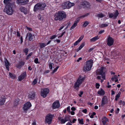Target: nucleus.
Instances as JSON below:
<instances>
[{
    "label": "nucleus",
    "mask_w": 125,
    "mask_h": 125,
    "mask_svg": "<svg viewBox=\"0 0 125 125\" xmlns=\"http://www.w3.org/2000/svg\"><path fill=\"white\" fill-rule=\"evenodd\" d=\"M49 92V90L47 88L42 89L41 91V95L43 97H46L47 94Z\"/></svg>",
    "instance_id": "8"
},
{
    "label": "nucleus",
    "mask_w": 125,
    "mask_h": 125,
    "mask_svg": "<svg viewBox=\"0 0 125 125\" xmlns=\"http://www.w3.org/2000/svg\"><path fill=\"white\" fill-rule=\"evenodd\" d=\"M31 104L30 102H27L23 106V109L24 111L25 112L31 106Z\"/></svg>",
    "instance_id": "9"
},
{
    "label": "nucleus",
    "mask_w": 125,
    "mask_h": 125,
    "mask_svg": "<svg viewBox=\"0 0 125 125\" xmlns=\"http://www.w3.org/2000/svg\"><path fill=\"white\" fill-rule=\"evenodd\" d=\"M59 66H58L54 69L52 72V73H55L57 70V69L59 68Z\"/></svg>",
    "instance_id": "41"
},
{
    "label": "nucleus",
    "mask_w": 125,
    "mask_h": 125,
    "mask_svg": "<svg viewBox=\"0 0 125 125\" xmlns=\"http://www.w3.org/2000/svg\"><path fill=\"white\" fill-rule=\"evenodd\" d=\"M96 86L97 88H99L100 85L98 83H96Z\"/></svg>",
    "instance_id": "54"
},
{
    "label": "nucleus",
    "mask_w": 125,
    "mask_h": 125,
    "mask_svg": "<svg viewBox=\"0 0 125 125\" xmlns=\"http://www.w3.org/2000/svg\"><path fill=\"white\" fill-rule=\"evenodd\" d=\"M104 32V30H102L99 32V34H101Z\"/></svg>",
    "instance_id": "60"
},
{
    "label": "nucleus",
    "mask_w": 125,
    "mask_h": 125,
    "mask_svg": "<svg viewBox=\"0 0 125 125\" xmlns=\"http://www.w3.org/2000/svg\"><path fill=\"white\" fill-rule=\"evenodd\" d=\"M6 98L4 97H1L0 98V105H2L4 104L5 102Z\"/></svg>",
    "instance_id": "20"
},
{
    "label": "nucleus",
    "mask_w": 125,
    "mask_h": 125,
    "mask_svg": "<svg viewBox=\"0 0 125 125\" xmlns=\"http://www.w3.org/2000/svg\"><path fill=\"white\" fill-rule=\"evenodd\" d=\"M108 26V24H103L101 25L100 26L101 28H103L106 27Z\"/></svg>",
    "instance_id": "39"
},
{
    "label": "nucleus",
    "mask_w": 125,
    "mask_h": 125,
    "mask_svg": "<svg viewBox=\"0 0 125 125\" xmlns=\"http://www.w3.org/2000/svg\"><path fill=\"white\" fill-rule=\"evenodd\" d=\"M82 112L86 114L87 113V110L86 109H84L83 110Z\"/></svg>",
    "instance_id": "52"
},
{
    "label": "nucleus",
    "mask_w": 125,
    "mask_h": 125,
    "mask_svg": "<svg viewBox=\"0 0 125 125\" xmlns=\"http://www.w3.org/2000/svg\"><path fill=\"white\" fill-rule=\"evenodd\" d=\"M19 101V99H17L15 100L14 102V106H16L18 104Z\"/></svg>",
    "instance_id": "32"
},
{
    "label": "nucleus",
    "mask_w": 125,
    "mask_h": 125,
    "mask_svg": "<svg viewBox=\"0 0 125 125\" xmlns=\"http://www.w3.org/2000/svg\"><path fill=\"white\" fill-rule=\"evenodd\" d=\"M20 40L21 41V43L22 44L23 42V39L22 37L21 36L20 38Z\"/></svg>",
    "instance_id": "57"
},
{
    "label": "nucleus",
    "mask_w": 125,
    "mask_h": 125,
    "mask_svg": "<svg viewBox=\"0 0 125 125\" xmlns=\"http://www.w3.org/2000/svg\"><path fill=\"white\" fill-rule=\"evenodd\" d=\"M27 36H28L29 40L30 41H31L33 40V38L32 37V34L30 33H28L27 35Z\"/></svg>",
    "instance_id": "27"
},
{
    "label": "nucleus",
    "mask_w": 125,
    "mask_h": 125,
    "mask_svg": "<svg viewBox=\"0 0 125 125\" xmlns=\"http://www.w3.org/2000/svg\"><path fill=\"white\" fill-rule=\"evenodd\" d=\"M58 119L61 121L60 123L61 124H64L66 122L69 121L70 120V117L68 115H66L63 118L62 117H59Z\"/></svg>",
    "instance_id": "5"
},
{
    "label": "nucleus",
    "mask_w": 125,
    "mask_h": 125,
    "mask_svg": "<svg viewBox=\"0 0 125 125\" xmlns=\"http://www.w3.org/2000/svg\"><path fill=\"white\" fill-rule=\"evenodd\" d=\"M33 10L34 11L41 10L39 3L36 4L35 5Z\"/></svg>",
    "instance_id": "17"
},
{
    "label": "nucleus",
    "mask_w": 125,
    "mask_h": 125,
    "mask_svg": "<svg viewBox=\"0 0 125 125\" xmlns=\"http://www.w3.org/2000/svg\"><path fill=\"white\" fill-rule=\"evenodd\" d=\"M84 45L85 43L84 42L82 43L80 46L79 48L76 50V52H78L84 46Z\"/></svg>",
    "instance_id": "28"
},
{
    "label": "nucleus",
    "mask_w": 125,
    "mask_h": 125,
    "mask_svg": "<svg viewBox=\"0 0 125 125\" xmlns=\"http://www.w3.org/2000/svg\"><path fill=\"white\" fill-rule=\"evenodd\" d=\"M37 83V81L36 79H35L32 82V84L34 85Z\"/></svg>",
    "instance_id": "43"
},
{
    "label": "nucleus",
    "mask_w": 125,
    "mask_h": 125,
    "mask_svg": "<svg viewBox=\"0 0 125 125\" xmlns=\"http://www.w3.org/2000/svg\"><path fill=\"white\" fill-rule=\"evenodd\" d=\"M105 16V15L103 14L102 13H100L99 14H97V15L96 16L99 17L100 18H102Z\"/></svg>",
    "instance_id": "31"
},
{
    "label": "nucleus",
    "mask_w": 125,
    "mask_h": 125,
    "mask_svg": "<svg viewBox=\"0 0 125 125\" xmlns=\"http://www.w3.org/2000/svg\"><path fill=\"white\" fill-rule=\"evenodd\" d=\"M4 10L6 11L7 14L9 15H11L13 13V10L9 5H6Z\"/></svg>",
    "instance_id": "7"
},
{
    "label": "nucleus",
    "mask_w": 125,
    "mask_h": 125,
    "mask_svg": "<svg viewBox=\"0 0 125 125\" xmlns=\"http://www.w3.org/2000/svg\"><path fill=\"white\" fill-rule=\"evenodd\" d=\"M5 62L6 68L9 71V66L10 65L8 61L7 60L5 61Z\"/></svg>",
    "instance_id": "26"
},
{
    "label": "nucleus",
    "mask_w": 125,
    "mask_h": 125,
    "mask_svg": "<svg viewBox=\"0 0 125 125\" xmlns=\"http://www.w3.org/2000/svg\"><path fill=\"white\" fill-rule=\"evenodd\" d=\"M89 23V22L87 21H85L84 22L83 25L84 27H86L87 26Z\"/></svg>",
    "instance_id": "37"
},
{
    "label": "nucleus",
    "mask_w": 125,
    "mask_h": 125,
    "mask_svg": "<svg viewBox=\"0 0 125 125\" xmlns=\"http://www.w3.org/2000/svg\"><path fill=\"white\" fill-rule=\"evenodd\" d=\"M50 71L48 70L44 72V74H45L48 73Z\"/></svg>",
    "instance_id": "56"
},
{
    "label": "nucleus",
    "mask_w": 125,
    "mask_h": 125,
    "mask_svg": "<svg viewBox=\"0 0 125 125\" xmlns=\"http://www.w3.org/2000/svg\"><path fill=\"white\" fill-rule=\"evenodd\" d=\"M82 5L83 6L84 8H89L91 6V5L88 2L86 1H84L82 2Z\"/></svg>",
    "instance_id": "11"
},
{
    "label": "nucleus",
    "mask_w": 125,
    "mask_h": 125,
    "mask_svg": "<svg viewBox=\"0 0 125 125\" xmlns=\"http://www.w3.org/2000/svg\"><path fill=\"white\" fill-rule=\"evenodd\" d=\"M17 35L18 37H20V32L18 31L17 32Z\"/></svg>",
    "instance_id": "53"
},
{
    "label": "nucleus",
    "mask_w": 125,
    "mask_h": 125,
    "mask_svg": "<svg viewBox=\"0 0 125 125\" xmlns=\"http://www.w3.org/2000/svg\"><path fill=\"white\" fill-rule=\"evenodd\" d=\"M62 7L63 9L67 8H68L67 4L66 3V2L63 3L62 6Z\"/></svg>",
    "instance_id": "29"
},
{
    "label": "nucleus",
    "mask_w": 125,
    "mask_h": 125,
    "mask_svg": "<svg viewBox=\"0 0 125 125\" xmlns=\"http://www.w3.org/2000/svg\"><path fill=\"white\" fill-rule=\"evenodd\" d=\"M71 110L72 111H74L75 110L76 108L75 107H73L71 108Z\"/></svg>",
    "instance_id": "61"
},
{
    "label": "nucleus",
    "mask_w": 125,
    "mask_h": 125,
    "mask_svg": "<svg viewBox=\"0 0 125 125\" xmlns=\"http://www.w3.org/2000/svg\"><path fill=\"white\" fill-rule=\"evenodd\" d=\"M35 92H31L28 95V98L30 100L33 99L35 98Z\"/></svg>",
    "instance_id": "15"
},
{
    "label": "nucleus",
    "mask_w": 125,
    "mask_h": 125,
    "mask_svg": "<svg viewBox=\"0 0 125 125\" xmlns=\"http://www.w3.org/2000/svg\"><path fill=\"white\" fill-rule=\"evenodd\" d=\"M41 10H44L46 6V4L44 3H39Z\"/></svg>",
    "instance_id": "21"
},
{
    "label": "nucleus",
    "mask_w": 125,
    "mask_h": 125,
    "mask_svg": "<svg viewBox=\"0 0 125 125\" xmlns=\"http://www.w3.org/2000/svg\"><path fill=\"white\" fill-rule=\"evenodd\" d=\"M20 10L21 12H23L24 13L26 14L27 13V9L24 7H21L20 8Z\"/></svg>",
    "instance_id": "22"
},
{
    "label": "nucleus",
    "mask_w": 125,
    "mask_h": 125,
    "mask_svg": "<svg viewBox=\"0 0 125 125\" xmlns=\"http://www.w3.org/2000/svg\"><path fill=\"white\" fill-rule=\"evenodd\" d=\"M53 115L50 114H48L45 117V121L48 124H50L52 121Z\"/></svg>",
    "instance_id": "6"
},
{
    "label": "nucleus",
    "mask_w": 125,
    "mask_h": 125,
    "mask_svg": "<svg viewBox=\"0 0 125 125\" xmlns=\"http://www.w3.org/2000/svg\"><path fill=\"white\" fill-rule=\"evenodd\" d=\"M119 14V13L117 10H116L114 14L113 13H108L109 17L110 18H113L114 19H115Z\"/></svg>",
    "instance_id": "12"
},
{
    "label": "nucleus",
    "mask_w": 125,
    "mask_h": 125,
    "mask_svg": "<svg viewBox=\"0 0 125 125\" xmlns=\"http://www.w3.org/2000/svg\"><path fill=\"white\" fill-rule=\"evenodd\" d=\"M60 106V104L58 101H56L53 104L52 108L53 109L58 108Z\"/></svg>",
    "instance_id": "13"
},
{
    "label": "nucleus",
    "mask_w": 125,
    "mask_h": 125,
    "mask_svg": "<svg viewBox=\"0 0 125 125\" xmlns=\"http://www.w3.org/2000/svg\"><path fill=\"white\" fill-rule=\"evenodd\" d=\"M66 17L65 13L63 11H59L54 15V19L56 21H61Z\"/></svg>",
    "instance_id": "1"
},
{
    "label": "nucleus",
    "mask_w": 125,
    "mask_h": 125,
    "mask_svg": "<svg viewBox=\"0 0 125 125\" xmlns=\"http://www.w3.org/2000/svg\"><path fill=\"white\" fill-rule=\"evenodd\" d=\"M84 35H82L79 38V39L78 40L80 42L83 39L84 37Z\"/></svg>",
    "instance_id": "44"
},
{
    "label": "nucleus",
    "mask_w": 125,
    "mask_h": 125,
    "mask_svg": "<svg viewBox=\"0 0 125 125\" xmlns=\"http://www.w3.org/2000/svg\"><path fill=\"white\" fill-rule=\"evenodd\" d=\"M78 121H79L80 124H83L84 123L83 122V119H78Z\"/></svg>",
    "instance_id": "38"
},
{
    "label": "nucleus",
    "mask_w": 125,
    "mask_h": 125,
    "mask_svg": "<svg viewBox=\"0 0 125 125\" xmlns=\"http://www.w3.org/2000/svg\"><path fill=\"white\" fill-rule=\"evenodd\" d=\"M83 91H80L79 94L78 95L80 97H81L82 96V95L83 94Z\"/></svg>",
    "instance_id": "48"
},
{
    "label": "nucleus",
    "mask_w": 125,
    "mask_h": 125,
    "mask_svg": "<svg viewBox=\"0 0 125 125\" xmlns=\"http://www.w3.org/2000/svg\"><path fill=\"white\" fill-rule=\"evenodd\" d=\"M26 27L27 30H29V31H32V29L31 28L28 27L27 26H26Z\"/></svg>",
    "instance_id": "51"
},
{
    "label": "nucleus",
    "mask_w": 125,
    "mask_h": 125,
    "mask_svg": "<svg viewBox=\"0 0 125 125\" xmlns=\"http://www.w3.org/2000/svg\"><path fill=\"white\" fill-rule=\"evenodd\" d=\"M26 76V72H25L23 73L18 77V79L19 81H21Z\"/></svg>",
    "instance_id": "14"
},
{
    "label": "nucleus",
    "mask_w": 125,
    "mask_h": 125,
    "mask_svg": "<svg viewBox=\"0 0 125 125\" xmlns=\"http://www.w3.org/2000/svg\"><path fill=\"white\" fill-rule=\"evenodd\" d=\"M21 64H20L17 66V67L19 68V69H20L21 68Z\"/></svg>",
    "instance_id": "63"
},
{
    "label": "nucleus",
    "mask_w": 125,
    "mask_h": 125,
    "mask_svg": "<svg viewBox=\"0 0 125 125\" xmlns=\"http://www.w3.org/2000/svg\"><path fill=\"white\" fill-rule=\"evenodd\" d=\"M84 79L85 78L84 77L80 75L78 78L74 83V88L76 90H78L80 86L82 84Z\"/></svg>",
    "instance_id": "3"
},
{
    "label": "nucleus",
    "mask_w": 125,
    "mask_h": 125,
    "mask_svg": "<svg viewBox=\"0 0 125 125\" xmlns=\"http://www.w3.org/2000/svg\"><path fill=\"white\" fill-rule=\"evenodd\" d=\"M82 59V58L81 57L79 58L77 60V62H79V61Z\"/></svg>",
    "instance_id": "64"
},
{
    "label": "nucleus",
    "mask_w": 125,
    "mask_h": 125,
    "mask_svg": "<svg viewBox=\"0 0 125 125\" xmlns=\"http://www.w3.org/2000/svg\"><path fill=\"white\" fill-rule=\"evenodd\" d=\"M19 64H21V66H22L24 65V62H21Z\"/></svg>",
    "instance_id": "59"
},
{
    "label": "nucleus",
    "mask_w": 125,
    "mask_h": 125,
    "mask_svg": "<svg viewBox=\"0 0 125 125\" xmlns=\"http://www.w3.org/2000/svg\"><path fill=\"white\" fill-rule=\"evenodd\" d=\"M9 75L10 77L13 79H14L16 78L15 75L11 73H10Z\"/></svg>",
    "instance_id": "33"
},
{
    "label": "nucleus",
    "mask_w": 125,
    "mask_h": 125,
    "mask_svg": "<svg viewBox=\"0 0 125 125\" xmlns=\"http://www.w3.org/2000/svg\"><path fill=\"white\" fill-rule=\"evenodd\" d=\"M29 51V49L28 48H25L23 50V52L25 53V54L27 55L28 54V52Z\"/></svg>",
    "instance_id": "36"
},
{
    "label": "nucleus",
    "mask_w": 125,
    "mask_h": 125,
    "mask_svg": "<svg viewBox=\"0 0 125 125\" xmlns=\"http://www.w3.org/2000/svg\"><path fill=\"white\" fill-rule=\"evenodd\" d=\"M29 0H17V2L18 4H22L23 3V4L27 3L29 1Z\"/></svg>",
    "instance_id": "19"
},
{
    "label": "nucleus",
    "mask_w": 125,
    "mask_h": 125,
    "mask_svg": "<svg viewBox=\"0 0 125 125\" xmlns=\"http://www.w3.org/2000/svg\"><path fill=\"white\" fill-rule=\"evenodd\" d=\"M33 52H31L29 54L27 55L28 56V57H30L32 54Z\"/></svg>",
    "instance_id": "58"
},
{
    "label": "nucleus",
    "mask_w": 125,
    "mask_h": 125,
    "mask_svg": "<svg viewBox=\"0 0 125 125\" xmlns=\"http://www.w3.org/2000/svg\"><path fill=\"white\" fill-rule=\"evenodd\" d=\"M107 99L106 97L104 96L101 101V105L103 106L107 102Z\"/></svg>",
    "instance_id": "18"
},
{
    "label": "nucleus",
    "mask_w": 125,
    "mask_h": 125,
    "mask_svg": "<svg viewBox=\"0 0 125 125\" xmlns=\"http://www.w3.org/2000/svg\"><path fill=\"white\" fill-rule=\"evenodd\" d=\"M104 69V67H102L100 69H98L96 72V74L97 75H101L102 78V79H101L100 76H98L97 77V78L98 79L101 80V83L103 82L104 80H105V74L104 72H103V70Z\"/></svg>",
    "instance_id": "2"
},
{
    "label": "nucleus",
    "mask_w": 125,
    "mask_h": 125,
    "mask_svg": "<svg viewBox=\"0 0 125 125\" xmlns=\"http://www.w3.org/2000/svg\"><path fill=\"white\" fill-rule=\"evenodd\" d=\"M56 37V36L55 35H53L50 38L51 39H52L55 38Z\"/></svg>",
    "instance_id": "55"
},
{
    "label": "nucleus",
    "mask_w": 125,
    "mask_h": 125,
    "mask_svg": "<svg viewBox=\"0 0 125 125\" xmlns=\"http://www.w3.org/2000/svg\"><path fill=\"white\" fill-rule=\"evenodd\" d=\"M121 94V93L120 92H119L118 94L115 97H117V98H119L120 96V95Z\"/></svg>",
    "instance_id": "49"
},
{
    "label": "nucleus",
    "mask_w": 125,
    "mask_h": 125,
    "mask_svg": "<svg viewBox=\"0 0 125 125\" xmlns=\"http://www.w3.org/2000/svg\"><path fill=\"white\" fill-rule=\"evenodd\" d=\"M89 14L88 13H86L83 15L77 18L76 20L74 22L75 23L77 24V23L79 21L80 18H83L85 17L88 15Z\"/></svg>",
    "instance_id": "16"
},
{
    "label": "nucleus",
    "mask_w": 125,
    "mask_h": 125,
    "mask_svg": "<svg viewBox=\"0 0 125 125\" xmlns=\"http://www.w3.org/2000/svg\"><path fill=\"white\" fill-rule=\"evenodd\" d=\"M53 65H54V64L53 63H51L49 64V67L50 69H52Z\"/></svg>",
    "instance_id": "42"
},
{
    "label": "nucleus",
    "mask_w": 125,
    "mask_h": 125,
    "mask_svg": "<svg viewBox=\"0 0 125 125\" xmlns=\"http://www.w3.org/2000/svg\"><path fill=\"white\" fill-rule=\"evenodd\" d=\"M66 3L67 4L68 8H70L71 7L73 6L74 5V3H72L69 1L66 2Z\"/></svg>",
    "instance_id": "24"
},
{
    "label": "nucleus",
    "mask_w": 125,
    "mask_h": 125,
    "mask_svg": "<svg viewBox=\"0 0 125 125\" xmlns=\"http://www.w3.org/2000/svg\"><path fill=\"white\" fill-rule=\"evenodd\" d=\"M102 121L103 124H106V122L108 121V120L106 117H104L102 119Z\"/></svg>",
    "instance_id": "23"
},
{
    "label": "nucleus",
    "mask_w": 125,
    "mask_h": 125,
    "mask_svg": "<svg viewBox=\"0 0 125 125\" xmlns=\"http://www.w3.org/2000/svg\"><path fill=\"white\" fill-rule=\"evenodd\" d=\"M56 41L58 43H59L60 42V41L59 40L57 39L55 40V42Z\"/></svg>",
    "instance_id": "62"
},
{
    "label": "nucleus",
    "mask_w": 125,
    "mask_h": 125,
    "mask_svg": "<svg viewBox=\"0 0 125 125\" xmlns=\"http://www.w3.org/2000/svg\"><path fill=\"white\" fill-rule=\"evenodd\" d=\"M95 114L96 113L95 112H93L91 115L90 116V118H93L94 117V116L95 115Z\"/></svg>",
    "instance_id": "45"
},
{
    "label": "nucleus",
    "mask_w": 125,
    "mask_h": 125,
    "mask_svg": "<svg viewBox=\"0 0 125 125\" xmlns=\"http://www.w3.org/2000/svg\"><path fill=\"white\" fill-rule=\"evenodd\" d=\"M77 24H76L74 22L73 23V24L72 25L71 27L70 30H72L77 25Z\"/></svg>",
    "instance_id": "34"
},
{
    "label": "nucleus",
    "mask_w": 125,
    "mask_h": 125,
    "mask_svg": "<svg viewBox=\"0 0 125 125\" xmlns=\"http://www.w3.org/2000/svg\"><path fill=\"white\" fill-rule=\"evenodd\" d=\"M105 92L102 89L101 90H99L98 92V94L100 95H103L104 94Z\"/></svg>",
    "instance_id": "30"
},
{
    "label": "nucleus",
    "mask_w": 125,
    "mask_h": 125,
    "mask_svg": "<svg viewBox=\"0 0 125 125\" xmlns=\"http://www.w3.org/2000/svg\"><path fill=\"white\" fill-rule=\"evenodd\" d=\"M34 62L36 64L39 63V62H38V59L37 58H36L35 59Z\"/></svg>",
    "instance_id": "40"
},
{
    "label": "nucleus",
    "mask_w": 125,
    "mask_h": 125,
    "mask_svg": "<svg viewBox=\"0 0 125 125\" xmlns=\"http://www.w3.org/2000/svg\"><path fill=\"white\" fill-rule=\"evenodd\" d=\"M114 41V39L111 37H110V35L108 36L107 39V44L109 46H111L113 44Z\"/></svg>",
    "instance_id": "10"
},
{
    "label": "nucleus",
    "mask_w": 125,
    "mask_h": 125,
    "mask_svg": "<svg viewBox=\"0 0 125 125\" xmlns=\"http://www.w3.org/2000/svg\"><path fill=\"white\" fill-rule=\"evenodd\" d=\"M46 45L45 43H43L40 44V47L41 48H42L45 47Z\"/></svg>",
    "instance_id": "35"
},
{
    "label": "nucleus",
    "mask_w": 125,
    "mask_h": 125,
    "mask_svg": "<svg viewBox=\"0 0 125 125\" xmlns=\"http://www.w3.org/2000/svg\"><path fill=\"white\" fill-rule=\"evenodd\" d=\"M86 64L83 67V70L84 71H90L91 69L93 63V60L90 59L87 61Z\"/></svg>",
    "instance_id": "4"
},
{
    "label": "nucleus",
    "mask_w": 125,
    "mask_h": 125,
    "mask_svg": "<svg viewBox=\"0 0 125 125\" xmlns=\"http://www.w3.org/2000/svg\"><path fill=\"white\" fill-rule=\"evenodd\" d=\"M38 18L40 20L42 21L43 20V18L40 15H39Z\"/></svg>",
    "instance_id": "47"
},
{
    "label": "nucleus",
    "mask_w": 125,
    "mask_h": 125,
    "mask_svg": "<svg viewBox=\"0 0 125 125\" xmlns=\"http://www.w3.org/2000/svg\"><path fill=\"white\" fill-rule=\"evenodd\" d=\"M65 33V31H64V32H63L62 33V34H61V35H60L58 37V38H59L60 37H62V36H63V35Z\"/></svg>",
    "instance_id": "50"
},
{
    "label": "nucleus",
    "mask_w": 125,
    "mask_h": 125,
    "mask_svg": "<svg viewBox=\"0 0 125 125\" xmlns=\"http://www.w3.org/2000/svg\"><path fill=\"white\" fill-rule=\"evenodd\" d=\"M99 38L98 36H96L90 39V41L91 42H94Z\"/></svg>",
    "instance_id": "25"
},
{
    "label": "nucleus",
    "mask_w": 125,
    "mask_h": 125,
    "mask_svg": "<svg viewBox=\"0 0 125 125\" xmlns=\"http://www.w3.org/2000/svg\"><path fill=\"white\" fill-rule=\"evenodd\" d=\"M80 42L78 40H77L74 43V46L77 45Z\"/></svg>",
    "instance_id": "46"
}]
</instances>
